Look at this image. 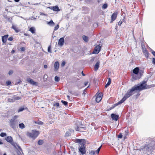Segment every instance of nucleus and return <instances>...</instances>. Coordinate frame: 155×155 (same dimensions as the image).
Here are the masks:
<instances>
[{"label": "nucleus", "instance_id": "nucleus-1", "mask_svg": "<svg viewBox=\"0 0 155 155\" xmlns=\"http://www.w3.org/2000/svg\"><path fill=\"white\" fill-rule=\"evenodd\" d=\"M135 91H136L134 87H132L130 90H128L127 91V93L124 95L121 100L119 101L117 103L113 105V106L111 107V109L114 108L118 105L123 103L127 98H129L133 94H134Z\"/></svg>", "mask_w": 155, "mask_h": 155}, {"label": "nucleus", "instance_id": "nucleus-2", "mask_svg": "<svg viewBox=\"0 0 155 155\" xmlns=\"http://www.w3.org/2000/svg\"><path fill=\"white\" fill-rule=\"evenodd\" d=\"M136 91H140L144 89H149L151 87V85H147V82L143 81L140 84L135 85L134 86Z\"/></svg>", "mask_w": 155, "mask_h": 155}, {"label": "nucleus", "instance_id": "nucleus-3", "mask_svg": "<svg viewBox=\"0 0 155 155\" xmlns=\"http://www.w3.org/2000/svg\"><path fill=\"white\" fill-rule=\"evenodd\" d=\"M155 148V141H152L150 143L146 144L144 146L143 150H146V153H152Z\"/></svg>", "mask_w": 155, "mask_h": 155}, {"label": "nucleus", "instance_id": "nucleus-4", "mask_svg": "<svg viewBox=\"0 0 155 155\" xmlns=\"http://www.w3.org/2000/svg\"><path fill=\"white\" fill-rule=\"evenodd\" d=\"M133 72L135 74L133 75V78L134 80L140 79L143 73L142 71H139V68L138 67H136L134 69Z\"/></svg>", "mask_w": 155, "mask_h": 155}, {"label": "nucleus", "instance_id": "nucleus-5", "mask_svg": "<svg viewBox=\"0 0 155 155\" xmlns=\"http://www.w3.org/2000/svg\"><path fill=\"white\" fill-rule=\"evenodd\" d=\"M39 134L40 133L38 131L34 130L31 132H27L26 135L29 138L35 139L36 138Z\"/></svg>", "mask_w": 155, "mask_h": 155}, {"label": "nucleus", "instance_id": "nucleus-6", "mask_svg": "<svg viewBox=\"0 0 155 155\" xmlns=\"http://www.w3.org/2000/svg\"><path fill=\"white\" fill-rule=\"evenodd\" d=\"M18 121V120H15V118H13L11 119L9 121V124L10 127L14 128L17 126Z\"/></svg>", "mask_w": 155, "mask_h": 155}, {"label": "nucleus", "instance_id": "nucleus-7", "mask_svg": "<svg viewBox=\"0 0 155 155\" xmlns=\"http://www.w3.org/2000/svg\"><path fill=\"white\" fill-rule=\"evenodd\" d=\"M79 151L82 155H84L85 153V146L84 144L82 143L81 144V146L79 149Z\"/></svg>", "mask_w": 155, "mask_h": 155}, {"label": "nucleus", "instance_id": "nucleus-8", "mask_svg": "<svg viewBox=\"0 0 155 155\" xmlns=\"http://www.w3.org/2000/svg\"><path fill=\"white\" fill-rule=\"evenodd\" d=\"M102 94L101 93H99L98 94H97L96 101L97 102H99L102 99Z\"/></svg>", "mask_w": 155, "mask_h": 155}, {"label": "nucleus", "instance_id": "nucleus-9", "mask_svg": "<svg viewBox=\"0 0 155 155\" xmlns=\"http://www.w3.org/2000/svg\"><path fill=\"white\" fill-rule=\"evenodd\" d=\"M117 15V12H116L114 13L111 16L110 23H112L116 18Z\"/></svg>", "mask_w": 155, "mask_h": 155}, {"label": "nucleus", "instance_id": "nucleus-10", "mask_svg": "<svg viewBox=\"0 0 155 155\" xmlns=\"http://www.w3.org/2000/svg\"><path fill=\"white\" fill-rule=\"evenodd\" d=\"M101 48V46L100 45H97L94 48L93 53L95 54H97L100 51Z\"/></svg>", "mask_w": 155, "mask_h": 155}, {"label": "nucleus", "instance_id": "nucleus-11", "mask_svg": "<svg viewBox=\"0 0 155 155\" xmlns=\"http://www.w3.org/2000/svg\"><path fill=\"white\" fill-rule=\"evenodd\" d=\"M27 81L30 84L33 85H37L38 83L34 81L32 79L28 78L27 79Z\"/></svg>", "mask_w": 155, "mask_h": 155}, {"label": "nucleus", "instance_id": "nucleus-12", "mask_svg": "<svg viewBox=\"0 0 155 155\" xmlns=\"http://www.w3.org/2000/svg\"><path fill=\"white\" fill-rule=\"evenodd\" d=\"M64 38H61L59 40L58 45L61 47H62L64 45Z\"/></svg>", "mask_w": 155, "mask_h": 155}, {"label": "nucleus", "instance_id": "nucleus-13", "mask_svg": "<svg viewBox=\"0 0 155 155\" xmlns=\"http://www.w3.org/2000/svg\"><path fill=\"white\" fill-rule=\"evenodd\" d=\"M111 117L113 120L116 121L118 120L119 118V115H116L114 114H112L111 115Z\"/></svg>", "mask_w": 155, "mask_h": 155}, {"label": "nucleus", "instance_id": "nucleus-14", "mask_svg": "<svg viewBox=\"0 0 155 155\" xmlns=\"http://www.w3.org/2000/svg\"><path fill=\"white\" fill-rule=\"evenodd\" d=\"M59 63L58 61H56L54 64V67L55 71H57L59 68Z\"/></svg>", "mask_w": 155, "mask_h": 155}, {"label": "nucleus", "instance_id": "nucleus-15", "mask_svg": "<svg viewBox=\"0 0 155 155\" xmlns=\"http://www.w3.org/2000/svg\"><path fill=\"white\" fill-rule=\"evenodd\" d=\"M6 140L8 142L10 143L12 142L13 139L12 137L11 136H8L6 138Z\"/></svg>", "mask_w": 155, "mask_h": 155}, {"label": "nucleus", "instance_id": "nucleus-16", "mask_svg": "<svg viewBox=\"0 0 155 155\" xmlns=\"http://www.w3.org/2000/svg\"><path fill=\"white\" fill-rule=\"evenodd\" d=\"M100 64V62L99 61H97L96 63V64L94 66V70L95 71H97L98 70Z\"/></svg>", "mask_w": 155, "mask_h": 155}, {"label": "nucleus", "instance_id": "nucleus-17", "mask_svg": "<svg viewBox=\"0 0 155 155\" xmlns=\"http://www.w3.org/2000/svg\"><path fill=\"white\" fill-rule=\"evenodd\" d=\"M8 35H6L3 36L2 38V41L3 42H5L6 41V39L8 37Z\"/></svg>", "mask_w": 155, "mask_h": 155}, {"label": "nucleus", "instance_id": "nucleus-18", "mask_svg": "<svg viewBox=\"0 0 155 155\" xmlns=\"http://www.w3.org/2000/svg\"><path fill=\"white\" fill-rule=\"evenodd\" d=\"M53 10L54 11H56V12H58L60 10L59 9V7L58 6H53Z\"/></svg>", "mask_w": 155, "mask_h": 155}, {"label": "nucleus", "instance_id": "nucleus-19", "mask_svg": "<svg viewBox=\"0 0 155 155\" xmlns=\"http://www.w3.org/2000/svg\"><path fill=\"white\" fill-rule=\"evenodd\" d=\"M19 99V97H17V99H16L15 98V97H13L12 99H10L9 98H8V101L10 102H13L15 100H18Z\"/></svg>", "mask_w": 155, "mask_h": 155}, {"label": "nucleus", "instance_id": "nucleus-20", "mask_svg": "<svg viewBox=\"0 0 155 155\" xmlns=\"http://www.w3.org/2000/svg\"><path fill=\"white\" fill-rule=\"evenodd\" d=\"M111 82V80L110 78H109L108 79V82L107 83L105 86V87L106 88H107V87H108L110 84Z\"/></svg>", "mask_w": 155, "mask_h": 155}, {"label": "nucleus", "instance_id": "nucleus-21", "mask_svg": "<svg viewBox=\"0 0 155 155\" xmlns=\"http://www.w3.org/2000/svg\"><path fill=\"white\" fill-rule=\"evenodd\" d=\"M83 40L86 42H87L88 41V38L85 35H83L82 37Z\"/></svg>", "mask_w": 155, "mask_h": 155}, {"label": "nucleus", "instance_id": "nucleus-22", "mask_svg": "<svg viewBox=\"0 0 155 155\" xmlns=\"http://www.w3.org/2000/svg\"><path fill=\"white\" fill-rule=\"evenodd\" d=\"M19 127L21 129H23L25 128V125L23 123H21L19 124Z\"/></svg>", "mask_w": 155, "mask_h": 155}, {"label": "nucleus", "instance_id": "nucleus-23", "mask_svg": "<svg viewBox=\"0 0 155 155\" xmlns=\"http://www.w3.org/2000/svg\"><path fill=\"white\" fill-rule=\"evenodd\" d=\"M29 30L32 33H35V29L34 27H31L30 29Z\"/></svg>", "mask_w": 155, "mask_h": 155}, {"label": "nucleus", "instance_id": "nucleus-24", "mask_svg": "<svg viewBox=\"0 0 155 155\" xmlns=\"http://www.w3.org/2000/svg\"><path fill=\"white\" fill-rule=\"evenodd\" d=\"M12 28L16 32H19V31L17 30V28L16 26L15 25H13L12 26Z\"/></svg>", "mask_w": 155, "mask_h": 155}, {"label": "nucleus", "instance_id": "nucleus-25", "mask_svg": "<svg viewBox=\"0 0 155 155\" xmlns=\"http://www.w3.org/2000/svg\"><path fill=\"white\" fill-rule=\"evenodd\" d=\"M48 24L50 25H53L54 24V23L52 20H51L49 22H48Z\"/></svg>", "mask_w": 155, "mask_h": 155}, {"label": "nucleus", "instance_id": "nucleus-26", "mask_svg": "<svg viewBox=\"0 0 155 155\" xmlns=\"http://www.w3.org/2000/svg\"><path fill=\"white\" fill-rule=\"evenodd\" d=\"M84 128V127H77L76 128V130L77 131H79L80 130V129L81 128Z\"/></svg>", "mask_w": 155, "mask_h": 155}, {"label": "nucleus", "instance_id": "nucleus-27", "mask_svg": "<svg viewBox=\"0 0 155 155\" xmlns=\"http://www.w3.org/2000/svg\"><path fill=\"white\" fill-rule=\"evenodd\" d=\"M107 7V4H105L102 6V8L103 9H106Z\"/></svg>", "mask_w": 155, "mask_h": 155}, {"label": "nucleus", "instance_id": "nucleus-28", "mask_svg": "<svg viewBox=\"0 0 155 155\" xmlns=\"http://www.w3.org/2000/svg\"><path fill=\"white\" fill-rule=\"evenodd\" d=\"M129 132L128 130H126L125 131V135L124 137V139H125L126 137V136L128 135Z\"/></svg>", "mask_w": 155, "mask_h": 155}, {"label": "nucleus", "instance_id": "nucleus-29", "mask_svg": "<svg viewBox=\"0 0 155 155\" xmlns=\"http://www.w3.org/2000/svg\"><path fill=\"white\" fill-rule=\"evenodd\" d=\"M59 78L58 76H55L54 78V80L55 81L58 82L59 81Z\"/></svg>", "mask_w": 155, "mask_h": 155}, {"label": "nucleus", "instance_id": "nucleus-30", "mask_svg": "<svg viewBox=\"0 0 155 155\" xmlns=\"http://www.w3.org/2000/svg\"><path fill=\"white\" fill-rule=\"evenodd\" d=\"M24 110V108L23 107H21L18 110V112H20Z\"/></svg>", "mask_w": 155, "mask_h": 155}, {"label": "nucleus", "instance_id": "nucleus-31", "mask_svg": "<svg viewBox=\"0 0 155 155\" xmlns=\"http://www.w3.org/2000/svg\"><path fill=\"white\" fill-rule=\"evenodd\" d=\"M81 82H79L77 84V86L78 87L79 89H81L82 88V87H81L80 86L81 85Z\"/></svg>", "mask_w": 155, "mask_h": 155}, {"label": "nucleus", "instance_id": "nucleus-32", "mask_svg": "<svg viewBox=\"0 0 155 155\" xmlns=\"http://www.w3.org/2000/svg\"><path fill=\"white\" fill-rule=\"evenodd\" d=\"M43 140H39L38 142V144H39V145H42L43 144Z\"/></svg>", "mask_w": 155, "mask_h": 155}, {"label": "nucleus", "instance_id": "nucleus-33", "mask_svg": "<svg viewBox=\"0 0 155 155\" xmlns=\"http://www.w3.org/2000/svg\"><path fill=\"white\" fill-rule=\"evenodd\" d=\"M6 134L4 133H2L0 134V136L2 137H4L6 136Z\"/></svg>", "mask_w": 155, "mask_h": 155}, {"label": "nucleus", "instance_id": "nucleus-34", "mask_svg": "<svg viewBox=\"0 0 155 155\" xmlns=\"http://www.w3.org/2000/svg\"><path fill=\"white\" fill-rule=\"evenodd\" d=\"M61 102L65 105H66L68 104V102L67 101L62 100Z\"/></svg>", "mask_w": 155, "mask_h": 155}, {"label": "nucleus", "instance_id": "nucleus-35", "mask_svg": "<svg viewBox=\"0 0 155 155\" xmlns=\"http://www.w3.org/2000/svg\"><path fill=\"white\" fill-rule=\"evenodd\" d=\"M95 153H96V151L94 150H91L90 153V154L93 155Z\"/></svg>", "mask_w": 155, "mask_h": 155}, {"label": "nucleus", "instance_id": "nucleus-36", "mask_svg": "<svg viewBox=\"0 0 155 155\" xmlns=\"http://www.w3.org/2000/svg\"><path fill=\"white\" fill-rule=\"evenodd\" d=\"M59 28V25H57L54 27V31H56L58 30Z\"/></svg>", "mask_w": 155, "mask_h": 155}, {"label": "nucleus", "instance_id": "nucleus-37", "mask_svg": "<svg viewBox=\"0 0 155 155\" xmlns=\"http://www.w3.org/2000/svg\"><path fill=\"white\" fill-rule=\"evenodd\" d=\"M51 46L50 45V46H49L48 48V51L49 52H50V53L52 52L51 51Z\"/></svg>", "mask_w": 155, "mask_h": 155}, {"label": "nucleus", "instance_id": "nucleus-38", "mask_svg": "<svg viewBox=\"0 0 155 155\" xmlns=\"http://www.w3.org/2000/svg\"><path fill=\"white\" fill-rule=\"evenodd\" d=\"M25 50V48L24 47H21L20 48V50L21 51H24Z\"/></svg>", "mask_w": 155, "mask_h": 155}, {"label": "nucleus", "instance_id": "nucleus-39", "mask_svg": "<svg viewBox=\"0 0 155 155\" xmlns=\"http://www.w3.org/2000/svg\"><path fill=\"white\" fill-rule=\"evenodd\" d=\"M144 54L145 55V56L146 58L148 57V56H149V53H148V52H147L146 53H144Z\"/></svg>", "mask_w": 155, "mask_h": 155}, {"label": "nucleus", "instance_id": "nucleus-40", "mask_svg": "<svg viewBox=\"0 0 155 155\" xmlns=\"http://www.w3.org/2000/svg\"><path fill=\"white\" fill-rule=\"evenodd\" d=\"M6 84L7 85H8L11 84V82L9 81H7Z\"/></svg>", "mask_w": 155, "mask_h": 155}, {"label": "nucleus", "instance_id": "nucleus-41", "mask_svg": "<svg viewBox=\"0 0 155 155\" xmlns=\"http://www.w3.org/2000/svg\"><path fill=\"white\" fill-rule=\"evenodd\" d=\"M13 38L12 37H10L8 39V40L9 41H12L13 40Z\"/></svg>", "mask_w": 155, "mask_h": 155}, {"label": "nucleus", "instance_id": "nucleus-42", "mask_svg": "<svg viewBox=\"0 0 155 155\" xmlns=\"http://www.w3.org/2000/svg\"><path fill=\"white\" fill-rule=\"evenodd\" d=\"M123 135L121 134L120 133L118 136V137L120 138H121L122 137Z\"/></svg>", "mask_w": 155, "mask_h": 155}, {"label": "nucleus", "instance_id": "nucleus-43", "mask_svg": "<svg viewBox=\"0 0 155 155\" xmlns=\"http://www.w3.org/2000/svg\"><path fill=\"white\" fill-rule=\"evenodd\" d=\"M54 106L58 107L59 106V103H56L54 104Z\"/></svg>", "mask_w": 155, "mask_h": 155}, {"label": "nucleus", "instance_id": "nucleus-44", "mask_svg": "<svg viewBox=\"0 0 155 155\" xmlns=\"http://www.w3.org/2000/svg\"><path fill=\"white\" fill-rule=\"evenodd\" d=\"M40 14L41 15H44V16H47V15L46 14H45L43 12H40Z\"/></svg>", "mask_w": 155, "mask_h": 155}, {"label": "nucleus", "instance_id": "nucleus-45", "mask_svg": "<svg viewBox=\"0 0 155 155\" xmlns=\"http://www.w3.org/2000/svg\"><path fill=\"white\" fill-rule=\"evenodd\" d=\"M122 21H120L118 22V25L120 26L122 24Z\"/></svg>", "mask_w": 155, "mask_h": 155}, {"label": "nucleus", "instance_id": "nucleus-46", "mask_svg": "<svg viewBox=\"0 0 155 155\" xmlns=\"http://www.w3.org/2000/svg\"><path fill=\"white\" fill-rule=\"evenodd\" d=\"M65 64V62L64 61H63L61 64V66L62 67L64 66Z\"/></svg>", "mask_w": 155, "mask_h": 155}, {"label": "nucleus", "instance_id": "nucleus-47", "mask_svg": "<svg viewBox=\"0 0 155 155\" xmlns=\"http://www.w3.org/2000/svg\"><path fill=\"white\" fill-rule=\"evenodd\" d=\"M13 71H10L8 72V74L9 75H11L13 73Z\"/></svg>", "mask_w": 155, "mask_h": 155}, {"label": "nucleus", "instance_id": "nucleus-48", "mask_svg": "<svg viewBox=\"0 0 155 155\" xmlns=\"http://www.w3.org/2000/svg\"><path fill=\"white\" fill-rule=\"evenodd\" d=\"M152 62L153 64H155V58H153Z\"/></svg>", "mask_w": 155, "mask_h": 155}, {"label": "nucleus", "instance_id": "nucleus-49", "mask_svg": "<svg viewBox=\"0 0 155 155\" xmlns=\"http://www.w3.org/2000/svg\"><path fill=\"white\" fill-rule=\"evenodd\" d=\"M67 98H68V99L69 100H71V97H70V96H69L68 95L67 96Z\"/></svg>", "mask_w": 155, "mask_h": 155}, {"label": "nucleus", "instance_id": "nucleus-50", "mask_svg": "<svg viewBox=\"0 0 155 155\" xmlns=\"http://www.w3.org/2000/svg\"><path fill=\"white\" fill-rule=\"evenodd\" d=\"M18 117V115H15L14 116V118H15V119L16 118H17Z\"/></svg>", "mask_w": 155, "mask_h": 155}, {"label": "nucleus", "instance_id": "nucleus-51", "mask_svg": "<svg viewBox=\"0 0 155 155\" xmlns=\"http://www.w3.org/2000/svg\"><path fill=\"white\" fill-rule=\"evenodd\" d=\"M81 139H78L77 140L78 142H81Z\"/></svg>", "mask_w": 155, "mask_h": 155}, {"label": "nucleus", "instance_id": "nucleus-52", "mask_svg": "<svg viewBox=\"0 0 155 155\" xmlns=\"http://www.w3.org/2000/svg\"><path fill=\"white\" fill-rule=\"evenodd\" d=\"M148 52L147 51V50L146 49H145L143 51V54H144V53H146L147 52Z\"/></svg>", "mask_w": 155, "mask_h": 155}, {"label": "nucleus", "instance_id": "nucleus-53", "mask_svg": "<svg viewBox=\"0 0 155 155\" xmlns=\"http://www.w3.org/2000/svg\"><path fill=\"white\" fill-rule=\"evenodd\" d=\"M152 54L155 56V51H153L152 52Z\"/></svg>", "mask_w": 155, "mask_h": 155}, {"label": "nucleus", "instance_id": "nucleus-54", "mask_svg": "<svg viewBox=\"0 0 155 155\" xmlns=\"http://www.w3.org/2000/svg\"><path fill=\"white\" fill-rule=\"evenodd\" d=\"M48 8H49V9H53V7H48Z\"/></svg>", "mask_w": 155, "mask_h": 155}, {"label": "nucleus", "instance_id": "nucleus-55", "mask_svg": "<svg viewBox=\"0 0 155 155\" xmlns=\"http://www.w3.org/2000/svg\"><path fill=\"white\" fill-rule=\"evenodd\" d=\"M88 83V82H85L84 83V85L85 86H86L87 84Z\"/></svg>", "mask_w": 155, "mask_h": 155}, {"label": "nucleus", "instance_id": "nucleus-56", "mask_svg": "<svg viewBox=\"0 0 155 155\" xmlns=\"http://www.w3.org/2000/svg\"><path fill=\"white\" fill-rule=\"evenodd\" d=\"M48 67H47V66L46 65H44V68H47Z\"/></svg>", "mask_w": 155, "mask_h": 155}, {"label": "nucleus", "instance_id": "nucleus-57", "mask_svg": "<svg viewBox=\"0 0 155 155\" xmlns=\"http://www.w3.org/2000/svg\"><path fill=\"white\" fill-rule=\"evenodd\" d=\"M101 147H102V145L99 147L97 149V150H99V151H100V150Z\"/></svg>", "mask_w": 155, "mask_h": 155}, {"label": "nucleus", "instance_id": "nucleus-58", "mask_svg": "<svg viewBox=\"0 0 155 155\" xmlns=\"http://www.w3.org/2000/svg\"><path fill=\"white\" fill-rule=\"evenodd\" d=\"M81 74H82L83 76H84L85 75V74H84L83 73V71H82V72H81Z\"/></svg>", "mask_w": 155, "mask_h": 155}, {"label": "nucleus", "instance_id": "nucleus-59", "mask_svg": "<svg viewBox=\"0 0 155 155\" xmlns=\"http://www.w3.org/2000/svg\"><path fill=\"white\" fill-rule=\"evenodd\" d=\"M15 2H18L20 0H14Z\"/></svg>", "mask_w": 155, "mask_h": 155}, {"label": "nucleus", "instance_id": "nucleus-60", "mask_svg": "<svg viewBox=\"0 0 155 155\" xmlns=\"http://www.w3.org/2000/svg\"><path fill=\"white\" fill-rule=\"evenodd\" d=\"M96 151V153H98L99 151L98 150H97L95 151Z\"/></svg>", "mask_w": 155, "mask_h": 155}, {"label": "nucleus", "instance_id": "nucleus-61", "mask_svg": "<svg viewBox=\"0 0 155 155\" xmlns=\"http://www.w3.org/2000/svg\"><path fill=\"white\" fill-rule=\"evenodd\" d=\"M14 52H15L14 50H12V53H14Z\"/></svg>", "mask_w": 155, "mask_h": 155}, {"label": "nucleus", "instance_id": "nucleus-62", "mask_svg": "<svg viewBox=\"0 0 155 155\" xmlns=\"http://www.w3.org/2000/svg\"><path fill=\"white\" fill-rule=\"evenodd\" d=\"M3 144V143L0 141V144Z\"/></svg>", "mask_w": 155, "mask_h": 155}, {"label": "nucleus", "instance_id": "nucleus-63", "mask_svg": "<svg viewBox=\"0 0 155 155\" xmlns=\"http://www.w3.org/2000/svg\"><path fill=\"white\" fill-rule=\"evenodd\" d=\"M8 2H11V1L9 0H8Z\"/></svg>", "mask_w": 155, "mask_h": 155}, {"label": "nucleus", "instance_id": "nucleus-64", "mask_svg": "<svg viewBox=\"0 0 155 155\" xmlns=\"http://www.w3.org/2000/svg\"><path fill=\"white\" fill-rule=\"evenodd\" d=\"M3 155H6V154L5 153L3 154Z\"/></svg>", "mask_w": 155, "mask_h": 155}]
</instances>
